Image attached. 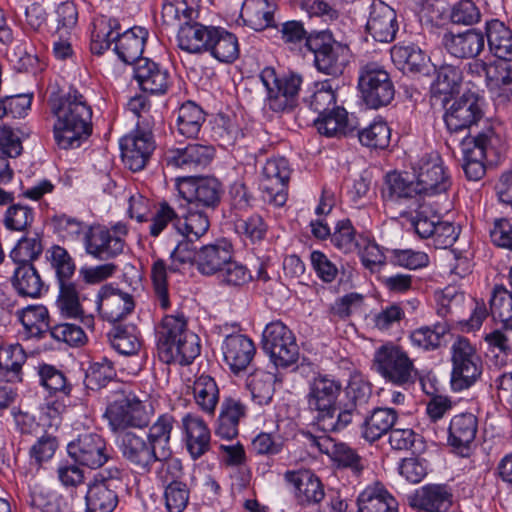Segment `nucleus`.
I'll return each instance as SVG.
<instances>
[{
    "mask_svg": "<svg viewBox=\"0 0 512 512\" xmlns=\"http://www.w3.org/2000/svg\"><path fill=\"white\" fill-rule=\"evenodd\" d=\"M482 99L475 92H465L456 98L444 114L449 132L456 133L469 129L483 117Z\"/></svg>",
    "mask_w": 512,
    "mask_h": 512,
    "instance_id": "17",
    "label": "nucleus"
},
{
    "mask_svg": "<svg viewBox=\"0 0 512 512\" xmlns=\"http://www.w3.org/2000/svg\"><path fill=\"white\" fill-rule=\"evenodd\" d=\"M466 77L468 82L472 84V86H478L481 83H484L490 92L493 95L494 100L497 105L508 106L510 102V97L512 95V76L509 75V79H504L503 83H498V89H494L491 84V74L495 73V62L488 67V65L482 60H475L469 62L465 66Z\"/></svg>",
    "mask_w": 512,
    "mask_h": 512,
    "instance_id": "23",
    "label": "nucleus"
},
{
    "mask_svg": "<svg viewBox=\"0 0 512 512\" xmlns=\"http://www.w3.org/2000/svg\"><path fill=\"white\" fill-rule=\"evenodd\" d=\"M119 25L114 19L102 18L94 23L91 34V51L94 54H102L116 41L120 33L117 31Z\"/></svg>",
    "mask_w": 512,
    "mask_h": 512,
    "instance_id": "51",
    "label": "nucleus"
},
{
    "mask_svg": "<svg viewBox=\"0 0 512 512\" xmlns=\"http://www.w3.org/2000/svg\"><path fill=\"white\" fill-rule=\"evenodd\" d=\"M247 405L239 397H224L217 419L216 435L223 439H233L238 435V426L241 419L247 415Z\"/></svg>",
    "mask_w": 512,
    "mask_h": 512,
    "instance_id": "29",
    "label": "nucleus"
},
{
    "mask_svg": "<svg viewBox=\"0 0 512 512\" xmlns=\"http://www.w3.org/2000/svg\"><path fill=\"white\" fill-rule=\"evenodd\" d=\"M232 258V245L226 240L205 245L197 251V269L203 275L220 273Z\"/></svg>",
    "mask_w": 512,
    "mask_h": 512,
    "instance_id": "32",
    "label": "nucleus"
},
{
    "mask_svg": "<svg viewBox=\"0 0 512 512\" xmlns=\"http://www.w3.org/2000/svg\"><path fill=\"white\" fill-rule=\"evenodd\" d=\"M214 26L186 21L178 31L177 40L180 49L188 53L206 52Z\"/></svg>",
    "mask_w": 512,
    "mask_h": 512,
    "instance_id": "40",
    "label": "nucleus"
},
{
    "mask_svg": "<svg viewBox=\"0 0 512 512\" xmlns=\"http://www.w3.org/2000/svg\"><path fill=\"white\" fill-rule=\"evenodd\" d=\"M214 154L213 146L193 143L184 148L168 149L164 153L163 161L167 167L193 171L208 166Z\"/></svg>",
    "mask_w": 512,
    "mask_h": 512,
    "instance_id": "19",
    "label": "nucleus"
},
{
    "mask_svg": "<svg viewBox=\"0 0 512 512\" xmlns=\"http://www.w3.org/2000/svg\"><path fill=\"white\" fill-rule=\"evenodd\" d=\"M451 386L454 391L470 388L482 374V361L468 339L458 337L451 346Z\"/></svg>",
    "mask_w": 512,
    "mask_h": 512,
    "instance_id": "10",
    "label": "nucleus"
},
{
    "mask_svg": "<svg viewBox=\"0 0 512 512\" xmlns=\"http://www.w3.org/2000/svg\"><path fill=\"white\" fill-rule=\"evenodd\" d=\"M118 504V493L104 484L90 483L86 493L87 512H113Z\"/></svg>",
    "mask_w": 512,
    "mask_h": 512,
    "instance_id": "48",
    "label": "nucleus"
},
{
    "mask_svg": "<svg viewBox=\"0 0 512 512\" xmlns=\"http://www.w3.org/2000/svg\"><path fill=\"white\" fill-rule=\"evenodd\" d=\"M263 349L277 367L296 363L299 348L292 331L281 321H273L263 331Z\"/></svg>",
    "mask_w": 512,
    "mask_h": 512,
    "instance_id": "13",
    "label": "nucleus"
},
{
    "mask_svg": "<svg viewBox=\"0 0 512 512\" xmlns=\"http://www.w3.org/2000/svg\"><path fill=\"white\" fill-rule=\"evenodd\" d=\"M478 421L472 413L455 415L449 426V442L454 447H467L477 433Z\"/></svg>",
    "mask_w": 512,
    "mask_h": 512,
    "instance_id": "44",
    "label": "nucleus"
},
{
    "mask_svg": "<svg viewBox=\"0 0 512 512\" xmlns=\"http://www.w3.org/2000/svg\"><path fill=\"white\" fill-rule=\"evenodd\" d=\"M259 77L267 92L266 104L269 109L284 112L296 106L303 81L300 74H278L273 67H265Z\"/></svg>",
    "mask_w": 512,
    "mask_h": 512,
    "instance_id": "8",
    "label": "nucleus"
},
{
    "mask_svg": "<svg viewBox=\"0 0 512 512\" xmlns=\"http://www.w3.org/2000/svg\"><path fill=\"white\" fill-rule=\"evenodd\" d=\"M134 301L130 294L104 287L100 294L98 309L109 322H118L134 309Z\"/></svg>",
    "mask_w": 512,
    "mask_h": 512,
    "instance_id": "33",
    "label": "nucleus"
},
{
    "mask_svg": "<svg viewBox=\"0 0 512 512\" xmlns=\"http://www.w3.org/2000/svg\"><path fill=\"white\" fill-rule=\"evenodd\" d=\"M134 77L140 88L151 94H164L171 85L168 70L149 58L138 60L134 68Z\"/></svg>",
    "mask_w": 512,
    "mask_h": 512,
    "instance_id": "25",
    "label": "nucleus"
},
{
    "mask_svg": "<svg viewBox=\"0 0 512 512\" xmlns=\"http://www.w3.org/2000/svg\"><path fill=\"white\" fill-rule=\"evenodd\" d=\"M408 503L425 512H448L453 504V490L447 484H427L409 495Z\"/></svg>",
    "mask_w": 512,
    "mask_h": 512,
    "instance_id": "20",
    "label": "nucleus"
},
{
    "mask_svg": "<svg viewBox=\"0 0 512 512\" xmlns=\"http://www.w3.org/2000/svg\"><path fill=\"white\" fill-rule=\"evenodd\" d=\"M370 13L366 23L367 32L377 42L389 43L394 40L398 30L394 9L382 1L371 0Z\"/></svg>",
    "mask_w": 512,
    "mask_h": 512,
    "instance_id": "22",
    "label": "nucleus"
},
{
    "mask_svg": "<svg viewBox=\"0 0 512 512\" xmlns=\"http://www.w3.org/2000/svg\"><path fill=\"white\" fill-rule=\"evenodd\" d=\"M397 419L398 413L393 408H374L360 425L361 437L369 443H374L390 432Z\"/></svg>",
    "mask_w": 512,
    "mask_h": 512,
    "instance_id": "30",
    "label": "nucleus"
},
{
    "mask_svg": "<svg viewBox=\"0 0 512 512\" xmlns=\"http://www.w3.org/2000/svg\"><path fill=\"white\" fill-rule=\"evenodd\" d=\"M192 390L198 408L205 414L214 415L220 398L219 387L215 379L202 374L195 379Z\"/></svg>",
    "mask_w": 512,
    "mask_h": 512,
    "instance_id": "43",
    "label": "nucleus"
},
{
    "mask_svg": "<svg viewBox=\"0 0 512 512\" xmlns=\"http://www.w3.org/2000/svg\"><path fill=\"white\" fill-rule=\"evenodd\" d=\"M177 190L190 205L215 209L223 194L221 182L215 177H178Z\"/></svg>",
    "mask_w": 512,
    "mask_h": 512,
    "instance_id": "14",
    "label": "nucleus"
},
{
    "mask_svg": "<svg viewBox=\"0 0 512 512\" xmlns=\"http://www.w3.org/2000/svg\"><path fill=\"white\" fill-rule=\"evenodd\" d=\"M47 255V259L55 270L59 285L71 283V278L75 273V263L68 251L55 245L47 251Z\"/></svg>",
    "mask_w": 512,
    "mask_h": 512,
    "instance_id": "55",
    "label": "nucleus"
},
{
    "mask_svg": "<svg viewBox=\"0 0 512 512\" xmlns=\"http://www.w3.org/2000/svg\"><path fill=\"white\" fill-rule=\"evenodd\" d=\"M284 479L294 487L295 496L302 505L320 503L325 496L320 479L309 470L287 471Z\"/></svg>",
    "mask_w": 512,
    "mask_h": 512,
    "instance_id": "26",
    "label": "nucleus"
},
{
    "mask_svg": "<svg viewBox=\"0 0 512 512\" xmlns=\"http://www.w3.org/2000/svg\"><path fill=\"white\" fill-rule=\"evenodd\" d=\"M490 311L494 320H499L503 328H512V292L503 284H496L490 299Z\"/></svg>",
    "mask_w": 512,
    "mask_h": 512,
    "instance_id": "52",
    "label": "nucleus"
},
{
    "mask_svg": "<svg viewBox=\"0 0 512 512\" xmlns=\"http://www.w3.org/2000/svg\"><path fill=\"white\" fill-rule=\"evenodd\" d=\"M154 148V140L149 132L137 131L120 140L123 162L133 172L144 169Z\"/></svg>",
    "mask_w": 512,
    "mask_h": 512,
    "instance_id": "21",
    "label": "nucleus"
},
{
    "mask_svg": "<svg viewBox=\"0 0 512 512\" xmlns=\"http://www.w3.org/2000/svg\"><path fill=\"white\" fill-rule=\"evenodd\" d=\"M373 367L387 382L397 386L413 384L418 376L414 361L393 342H387L375 350Z\"/></svg>",
    "mask_w": 512,
    "mask_h": 512,
    "instance_id": "7",
    "label": "nucleus"
},
{
    "mask_svg": "<svg viewBox=\"0 0 512 512\" xmlns=\"http://www.w3.org/2000/svg\"><path fill=\"white\" fill-rule=\"evenodd\" d=\"M358 512H398L399 504L395 497L376 482L367 486L357 498Z\"/></svg>",
    "mask_w": 512,
    "mask_h": 512,
    "instance_id": "34",
    "label": "nucleus"
},
{
    "mask_svg": "<svg viewBox=\"0 0 512 512\" xmlns=\"http://www.w3.org/2000/svg\"><path fill=\"white\" fill-rule=\"evenodd\" d=\"M26 339H44L50 330L49 311L44 305H28L16 312Z\"/></svg>",
    "mask_w": 512,
    "mask_h": 512,
    "instance_id": "36",
    "label": "nucleus"
},
{
    "mask_svg": "<svg viewBox=\"0 0 512 512\" xmlns=\"http://www.w3.org/2000/svg\"><path fill=\"white\" fill-rule=\"evenodd\" d=\"M415 181L403 174L387 175L389 197L393 200L413 199L417 196H434L448 191L451 178L437 153L424 155L413 168Z\"/></svg>",
    "mask_w": 512,
    "mask_h": 512,
    "instance_id": "1",
    "label": "nucleus"
},
{
    "mask_svg": "<svg viewBox=\"0 0 512 512\" xmlns=\"http://www.w3.org/2000/svg\"><path fill=\"white\" fill-rule=\"evenodd\" d=\"M305 47L313 54L316 69L332 77L342 75L350 61L349 47L337 41L330 30L311 31Z\"/></svg>",
    "mask_w": 512,
    "mask_h": 512,
    "instance_id": "6",
    "label": "nucleus"
},
{
    "mask_svg": "<svg viewBox=\"0 0 512 512\" xmlns=\"http://www.w3.org/2000/svg\"><path fill=\"white\" fill-rule=\"evenodd\" d=\"M394 65L403 73H422L428 67L429 58L415 44H397L391 50Z\"/></svg>",
    "mask_w": 512,
    "mask_h": 512,
    "instance_id": "38",
    "label": "nucleus"
},
{
    "mask_svg": "<svg viewBox=\"0 0 512 512\" xmlns=\"http://www.w3.org/2000/svg\"><path fill=\"white\" fill-rule=\"evenodd\" d=\"M51 111L56 117L54 137L62 149L80 146L81 139L91 133L92 111L77 90L50 99Z\"/></svg>",
    "mask_w": 512,
    "mask_h": 512,
    "instance_id": "2",
    "label": "nucleus"
},
{
    "mask_svg": "<svg viewBox=\"0 0 512 512\" xmlns=\"http://www.w3.org/2000/svg\"><path fill=\"white\" fill-rule=\"evenodd\" d=\"M69 456L83 466L97 469L109 459L104 438L96 433L79 435L75 441L67 446Z\"/></svg>",
    "mask_w": 512,
    "mask_h": 512,
    "instance_id": "18",
    "label": "nucleus"
},
{
    "mask_svg": "<svg viewBox=\"0 0 512 512\" xmlns=\"http://www.w3.org/2000/svg\"><path fill=\"white\" fill-rule=\"evenodd\" d=\"M127 233V226L123 222H118L111 228L100 225L89 227L85 234V251L101 261L116 258L123 253L124 237Z\"/></svg>",
    "mask_w": 512,
    "mask_h": 512,
    "instance_id": "12",
    "label": "nucleus"
},
{
    "mask_svg": "<svg viewBox=\"0 0 512 512\" xmlns=\"http://www.w3.org/2000/svg\"><path fill=\"white\" fill-rule=\"evenodd\" d=\"M310 109L318 116L336 106L335 89L330 80L315 83V91L307 100Z\"/></svg>",
    "mask_w": 512,
    "mask_h": 512,
    "instance_id": "59",
    "label": "nucleus"
},
{
    "mask_svg": "<svg viewBox=\"0 0 512 512\" xmlns=\"http://www.w3.org/2000/svg\"><path fill=\"white\" fill-rule=\"evenodd\" d=\"M108 337L112 347L123 355L135 354L140 348V341L133 325H115Z\"/></svg>",
    "mask_w": 512,
    "mask_h": 512,
    "instance_id": "53",
    "label": "nucleus"
},
{
    "mask_svg": "<svg viewBox=\"0 0 512 512\" xmlns=\"http://www.w3.org/2000/svg\"><path fill=\"white\" fill-rule=\"evenodd\" d=\"M10 283L20 297L38 299L47 292L48 286L43 281L34 264H14Z\"/></svg>",
    "mask_w": 512,
    "mask_h": 512,
    "instance_id": "27",
    "label": "nucleus"
},
{
    "mask_svg": "<svg viewBox=\"0 0 512 512\" xmlns=\"http://www.w3.org/2000/svg\"><path fill=\"white\" fill-rule=\"evenodd\" d=\"M461 149L463 153V170L469 180L478 181L485 175L484 160L488 159L484 156L483 148H474L471 142L462 140Z\"/></svg>",
    "mask_w": 512,
    "mask_h": 512,
    "instance_id": "57",
    "label": "nucleus"
},
{
    "mask_svg": "<svg viewBox=\"0 0 512 512\" xmlns=\"http://www.w3.org/2000/svg\"><path fill=\"white\" fill-rule=\"evenodd\" d=\"M449 330L446 322H437L432 326H421L413 330L409 339L414 347L425 351L436 350L441 346L442 339Z\"/></svg>",
    "mask_w": 512,
    "mask_h": 512,
    "instance_id": "49",
    "label": "nucleus"
},
{
    "mask_svg": "<svg viewBox=\"0 0 512 512\" xmlns=\"http://www.w3.org/2000/svg\"><path fill=\"white\" fill-rule=\"evenodd\" d=\"M187 449L192 458L197 459L210 449V430L198 415L187 414L182 418Z\"/></svg>",
    "mask_w": 512,
    "mask_h": 512,
    "instance_id": "31",
    "label": "nucleus"
},
{
    "mask_svg": "<svg viewBox=\"0 0 512 512\" xmlns=\"http://www.w3.org/2000/svg\"><path fill=\"white\" fill-rule=\"evenodd\" d=\"M26 353L20 344L0 348V373L8 382L21 380V370Z\"/></svg>",
    "mask_w": 512,
    "mask_h": 512,
    "instance_id": "47",
    "label": "nucleus"
},
{
    "mask_svg": "<svg viewBox=\"0 0 512 512\" xmlns=\"http://www.w3.org/2000/svg\"><path fill=\"white\" fill-rule=\"evenodd\" d=\"M206 52L219 62L232 63L239 56L238 39L225 29L214 27Z\"/></svg>",
    "mask_w": 512,
    "mask_h": 512,
    "instance_id": "42",
    "label": "nucleus"
},
{
    "mask_svg": "<svg viewBox=\"0 0 512 512\" xmlns=\"http://www.w3.org/2000/svg\"><path fill=\"white\" fill-rule=\"evenodd\" d=\"M358 88L364 103L371 109L389 105L395 96L389 73L377 62H368L360 67Z\"/></svg>",
    "mask_w": 512,
    "mask_h": 512,
    "instance_id": "9",
    "label": "nucleus"
},
{
    "mask_svg": "<svg viewBox=\"0 0 512 512\" xmlns=\"http://www.w3.org/2000/svg\"><path fill=\"white\" fill-rule=\"evenodd\" d=\"M221 349L225 363L234 373L245 370L256 353L253 341L240 333L227 335L222 342Z\"/></svg>",
    "mask_w": 512,
    "mask_h": 512,
    "instance_id": "24",
    "label": "nucleus"
},
{
    "mask_svg": "<svg viewBox=\"0 0 512 512\" xmlns=\"http://www.w3.org/2000/svg\"><path fill=\"white\" fill-rule=\"evenodd\" d=\"M43 249L40 234H26L17 241L9 256L14 264H34V261L42 254Z\"/></svg>",
    "mask_w": 512,
    "mask_h": 512,
    "instance_id": "50",
    "label": "nucleus"
},
{
    "mask_svg": "<svg viewBox=\"0 0 512 512\" xmlns=\"http://www.w3.org/2000/svg\"><path fill=\"white\" fill-rule=\"evenodd\" d=\"M174 417L168 413L161 414L155 422L149 427L146 439L159 452V456L164 458L171 452L170 439L174 426Z\"/></svg>",
    "mask_w": 512,
    "mask_h": 512,
    "instance_id": "46",
    "label": "nucleus"
},
{
    "mask_svg": "<svg viewBox=\"0 0 512 512\" xmlns=\"http://www.w3.org/2000/svg\"><path fill=\"white\" fill-rule=\"evenodd\" d=\"M291 168L284 157L271 158L262 169L261 189L264 200L275 206H283L287 200V187Z\"/></svg>",
    "mask_w": 512,
    "mask_h": 512,
    "instance_id": "15",
    "label": "nucleus"
},
{
    "mask_svg": "<svg viewBox=\"0 0 512 512\" xmlns=\"http://www.w3.org/2000/svg\"><path fill=\"white\" fill-rule=\"evenodd\" d=\"M273 375L267 372H259L252 375L249 387L252 399L259 405H267L274 395Z\"/></svg>",
    "mask_w": 512,
    "mask_h": 512,
    "instance_id": "62",
    "label": "nucleus"
},
{
    "mask_svg": "<svg viewBox=\"0 0 512 512\" xmlns=\"http://www.w3.org/2000/svg\"><path fill=\"white\" fill-rule=\"evenodd\" d=\"M108 396L109 402L104 413L112 431L127 428H144L154 414L150 403L141 401L125 384L113 382Z\"/></svg>",
    "mask_w": 512,
    "mask_h": 512,
    "instance_id": "5",
    "label": "nucleus"
},
{
    "mask_svg": "<svg viewBox=\"0 0 512 512\" xmlns=\"http://www.w3.org/2000/svg\"><path fill=\"white\" fill-rule=\"evenodd\" d=\"M205 121L203 110L194 102L187 101L177 111V130L186 138L196 137Z\"/></svg>",
    "mask_w": 512,
    "mask_h": 512,
    "instance_id": "45",
    "label": "nucleus"
},
{
    "mask_svg": "<svg viewBox=\"0 0 512 512\" xmlns=\"http://www.w3.org/2000/svg\"><path fill=\"white\" fill-rule=\"evenodd\" d=\"M34 220L33 209L22 204L10 205L4 215V225L8 230L25 231Z\"/></svg>",
    "mask_w": 512,
    "mask_h": 512,
    "instance_id": "63",
    "label": "nucleus"
},
{
    "mask_svg": "<svg viewBox=\"0 0 512 512\" xmlns=\"http://www.w3.org/2000/svg\"><path fill=\"white\" fill-rule=\"evenodd\" d=\"M362 145L373 149H385L390 144L391 130L383 120H375L358 132Z\"/></svg>",
    "mask_w": 512,
    "mask_h": 512,
    "instance_id": "56",
    "label": "nucleus"
},
{
    "mask_svg": "<svg viewBox=\"0 0 512 512\" xmlns=\"http://www.w3.org/2000/svg\"><path fill=\"white\" fill-rule=\"evenodd\" d=\"M52 223L56 233L63 240L68 241L79 240L81 236L85 241V234L90 227L78 218L66 214L55 215L52 218Z\"/></svg>",
    "mask_w": 512,
    "mask_h": 512,
    "instance_id": "58",
    "label": "nucleus"
},
{
    "mask_svg": "<svg viewBox=\"0 0 512 512\" xmlns=\"http://www.w3.org/2000/svg\"><path fill=\"white\" fill-rule=\"evenodd\" d=\"M56 305L62 317L79 320L84 327L93 329L94 317L85 314L80 303L79 292L73 282L59 285Z\"/></svg>",
    "mask_w": 512,
    "mask_h": 512,
    "instance_id": "35",
    "label": "nucleus"
},
{
    "mask_svg": "<svg viewBox=\"0 0 512 512\" xmlns=\"http://www.w3.org/2000/svg\"><path fill=\"white\" fill-rule=\"evenodd\" d=\"M147 36V30L142 27L128 29L118 37L114 51L124 63L136 66L139 59H144L141 55Z\"/></svg>",
    "mask_w": 512,
    "mask_h": 512,
    "instance_id": "37",
    "label": "nucleus"
},
{
    "mask_svg": "<svg viewBox=\"0 0 512 512\" xmlns=\"http://www.w3.org/2000/svg\"><path fill=\"white\" fill-rule=\"evenodd\" d=\"M463 140L471 142V146L474 148H483L484 156L487 158L492 155L500 157L502 153L507 151L506 140L501 137L500 132L496 131L494 127H489L476 136L466 137Z\"/></svg>",
    "mask_w": 512,
    "mask_h": 512,
    "instance_id": "54",
    "label": "nucleus"
},
{
    "mask_svg": "<svg viewBox=\"0 0 512 512\" xmlns=\"http://www.w3.org/2000/svg\"><path fill=\"white\" fill-rule=\"evenodd\" d=\"M314 125L321 135L339 137L351 133L355 126L350 122L347 111L342 107H334L319 115Z\"/></svg>",
    "mask_w": 512,
    "mask_h": 512,
    "instance_id": "41",
    "label": "nucleus"
},
{
    "mask_svg": "<svg viewBox=\"0 0 512 512\" xmlns=\"http://www.w3.org/2000/svg\"><path fill=\"white\" fill-rule=\"evenodd\" d=\"M118 447L122 457L140 474L151 472L159 456L158 450L146 437L132 431L123 432L119 436Z\"/></svg>",
    "mask_w": 512,
    "mask_h": 512,
    "instance_id": "16",
    "label": "nucleus"
},
{
    "mask_svg": "<svg viewBox=\"0 0 512 512\" xmlns=\"http://www.w3.org/2000/svg\"><path fill=\"white\" fill-rule=\"evenodd\" d=\"M307 438L322 453H332L334 460L339 465L351 468L355 474H359L362 471L363 466L360 456L346 444H333L329 438L318 437L311 433L307 434Z\"/></svg>",
    "mask_w": 512,
    "mask_h": 512,
    "instance_id": "39",
    "label": "nucleus"
},
{
    "mask_svg": "<svg viewBox=\"0 0 512 512\" xmlns=\"http://www.w3.org/2000/svg\"><path fill=\"white\" fill-rule=\"evenodd\" d=\"M169 226L178 233L181 229V219L167 202H162L151 219L149 233L153 237H158Z\"/></svg>",
    "mask_w": 512,
    "mask_h": 512,
    "instance_id": "60",
    "label": "nucleus"
},
{
    "mask_svg": "<svg viewBox=\"0 0 512 512\" xmlns=\"http://www.w3.org/2000/svg\"><path fill=\"white\" fill-rule=\"evenodd\" d=\"M159 359L166 364L189 365L200 353L199 338L187 329L183 315H167L157 331Z\"/></svg>",
    "mask_w": 512,
    "mask_h": 512,
    "instance_id": "4",
    "label": "nucleus"
},
{
    "mask_svg": "<svg viewBox=\"0 0 512 512\" xmlns=\"http://www.w3.org/2000/svg\"><path fill=\"white\" fill-rule=\"evenodd\" d=\"M442 44L449 54L457 58H474L478 56L485 46L484 35L476 29L454 34L445 33Z\"/></svg>",
    "mask_w": 512,
    "mask_h": 512,
    "instance_id": "28",
    "label": "nucleus"
},
{
    "mask_svg": "<svg viewBox=\"0 0 512 512\" xmlns=\"http://www.w3.org/2000/svg\"><path fill=\"white\" fill-rule=\"evenodd\" d=\"M189 489L183 482H170L164 491L165 506L168 512H183L189 502Z\"/></svg>",
    "mask_w": 512,
    "mask_h": 512,
    "instance_id": "64",
    "label": "nucleus"
},
{
    "mask_svg": "<svg viewBox=\"0 0 512 512\" xmlns=\"http://www.w3.org/2000/svg\"><path fill=\"white\" fill-rule=\"evenodd\" d=\"M115 376L116 372L113 363L103 358L102 361L95 362L89 367L86 373L85 384L88 388L97 390L105 387Z\"/></svg>",
    "mask_w": 512,
    "mask_h": 512,
    "instance_id": "61",
    "label": "nucleus"
},
{
    "mask_svg": "<svg viewBox=\"0 0 512 512\" xmlns=\"http://www.w3.org/2000/svg\"><path fill=\"white\" fill-rule=\"evenodd\" d=\"M341 383L328 375H318L309 382L307 403L310 410L317 412V427L323 432H339L352 423L356 405L337 407Z\"/></svg>",
    "mask_w": 512,
    "mask_h": 512,
    "instance_id": "3",
    "label": "nucleus"
},
{
    "mask_svg": "<svg viewBox=\"0 0 512 512\" xmlns=\"http://www.w3.org/2000/svg\"><path fill=\"white\" fill-rule=\"evenodd\" d=\"M486 36L489 49L496 57L495 73L491 74V84L498 89V83L512 76V30L498 19L486 24Z\"/></svg>",
    "mask_w": 512,
    "mask_h": 512,
    "instance_id": "11",
    "label": "nucleus"
}]
</instances>
